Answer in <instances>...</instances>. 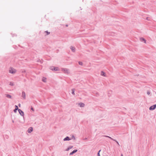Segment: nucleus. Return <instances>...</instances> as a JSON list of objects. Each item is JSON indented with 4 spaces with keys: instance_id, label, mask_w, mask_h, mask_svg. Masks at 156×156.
<instances>
[{
    "instance_id": "obj_28",
    "label": "nucleus",
    "mask_w": 156,
    "mask_h": 156,
    "mask_svg": "<svg viewBox=\"0 0 156 156\" xmlns=\"http://www.w3.org/2000/svg\"><path fill=\"white\" fill-rule=\"evenodd\" d=\"M31 109H32V110H33V108H31Z\"/></svg>"
},
{
    "instance_id": "obj_3",
    "label": "nucleus",
    "mask_w": 156,
    "mask_h": 156,
    "mask_svg": "<svg viewBox=\"0 0 156 156\" xmlns=\"http://www.w3.org/2000/svg\"><path fill=\"white\" fill-rule=\"evenodd\" d=\"M156 108V104L152 106H151L149 108L150 110H152Z\"/></svg>"
},
{
    "instance_id": "obj_7",
    "label": "nucleus",
    "mask_w": 156,
    "mask_h": 156,
    "mask_svg": "<svg viewBox=\"0 0 156 156\" xmlns=\"http://www.w3.org/2000/svg\"><path fill=\"white\" fill-rule=\"evenodd\" d=\"M79 105L80 107H84L85 105L84 103H80L79 104Z\"/></svg>"
},
{
    "instance_id": "obj_24",
    "label": "nucleus",
    "mask_w": 156,
    "mask_h": 156,
    "mask_svg": "<svg viewBox=\"0 0 156 156\" xmlns=\"http://www.w3.org/2000/svg\"><path fill=\"white\" fill-rule=\"evenodd\" d=\"M72 94H74V91H73V92H72Z\"/></svg>"
},
{
    "instance_id": "obj_9",
    "label": "nucleus",
    "mask_w": 156,
    "mask_h": 156,
    "mask_svg": "<svg viewBox=\"0 0 156 156\" xmlns=\"http://www.w3.org/2000/svg\"><path fill=\"white\" fill-rule=\"evenodd\" d=\"M22 96L24 99H25V98L26 94L24 92H22Z\"/></svg>"
},
{
    "instance_id": "obj_25",
    "label": "nucleus",
    "mask_w": 156,
    "mask_h": 156,
    "mask_svg": "<svg viewBox=\"0 0 156 156\" xmlns=\"http://www.w3.org/2000/svg\"><path fill=\"white\" fill-rule=\"evenodd\" d=\"M17 110H16L15 109L14 110V112H16Z\"/></svg>"
},
{
    "instance_id": "obj_15",
    "label": "nucleus",
    "mask_w": 156,
    "mask_h": 156,
    "mask_svg": "<svg viewBox=\"0 0 156 156\" xmlns=\"http://www.w3.org/2000/svg\"><path fill=\"white\" fill-rule=\"evenodd\" d=\"M101 75L102 76H105V73L104 72H101Z\"/></svg>"
},
{
    "instance_id": "obj_21",
    "label": "nucleus",
    "mask_w": 156,
    "mask_h": 156,
    "mask_svg": "<svg viewBox=\"0 0 156 156\" xmlns=\"http://www.w3.org/2000/svg\"><path fill=\"white\" fill-rule=\"evenodd\" d=\"M147 94L148 95H149L150 94V92L149 91H147Z\"/></svg>"
},
{
    "instance_id": "obj_22",
    "label": "nucleus",
    "mask_w": 156,
    "mask_h": 156,
    "mask_svg": "<svg viewBox=\"0 0 156 156\" xmlns=\"http://www.w3.org/2000/svg\"><path fill=\"white\" fill-rule=\"evenodd\" d=\"M106 136L107 137H108L109 138H110L112 140H113V139L111 137H109V136Z\"/></svg>"
},
{
    "instance_id": "obj_5",
    "label": "nucleus",
    "mask_w": 156,
    "mask_h": 156,
    "mask_svg": "<svg viewBox=\"0 0 156 156\" xmlns=\"http://www.w3.org/2000/svg\"><path fill=\"white\" fill-rule=\"evenodd\" d=\"M18 111L20 114L21 115L23 116L24 115L23 112L20 109H19Z\"/></svg>"
},
{
    "instance_id": "obj_1",
    "label": "nucleus",
    "mask_w": 156,
    "mask_h": 156,
    "mask_svg": "<svg viewBox=\"0 0 156 156\" xmlns=\"http://www.w3.org/2000/svg\"><path fill=\"white\" fill-rule=\"evenodd\" d=\"M16 70L13 68L10 67L9 69V72L10 73L15 74L16 73Z\"/></svg>"
},
{
    "instance_id": "obj_29",
    "label": "nucleus",
    "mask_w": 156,
    "mask_h": 156,
    "mask_svg": "<svg viewBox=\"0 0 156 156\" xmlns=\"http://www.w3.org/2000/svg\"><path fill=\"white\" fill-rule=\"evenodd\" d=\"M20 104H19V106H20Z\"/></svg>"
},
{
    "instance_id": "obj_6",
    "label": "nucleus",
    "mask_w": 156,
    "mask_h": 156,
    "mask_svg": "<svg viewBox=\"0 0 156 156\" xmlns=\"http://www.w3.org/2000/svg\"><path fill=\"white\" fill-rule=\"evenodd\" d=\"M33 131V128L32 127H30L29 128L28 130V131L29 133H30Z\"/></svg>"
},
{
    "instance_id": "obj_4",
    "label": "nucleus",
    "mask_w": 156,
    "mask_h": 156,
    "mask_svg": "<svg viewBox=\"0 0 156 156\" xmlns=\"http://www.w3.org/2000/svg\"><path fill=\"white\" fill-rule=\"evenodd\" d=\"M51 70H55V71H57V70H59V68H58V67H51Z\"/></svg>"
},
{
    "instance_id": "obj_13",
    "label": "nucleus",
    "mask_w": 156,
    "mask_h": 156,
    "mask_svg": "<svg viewBox=\"0 0 156 156\" xmlns=\"http://www.w3.org/2000/svg\"><path fill=\"white\" fill-rule=\"evenodd\" d=\"M73 147V146H70L66 150V151H68L69 149L72 148Z\"/></svg>"
},
{
    "instance_id": "obj_10",
    "label": "nucleus",
    "mask_w": 156,
    "mask_h": 156,
    "mask_svg": "<svg viewBox=\"0 0 156 156\" xmlns=\"http://www.w3.org/2000/svg\"><path fill=\"white\" fill-rule=\"evenodd\" d=\"M77 151V150H73L72 152H71L70 154V155H72L74 153L76 152Z\"/></svg>"
},
{
    "instance_id": "obj_11",
    "label": "nucleus",
    "mask_w": 156,
    "mask_h": 156,
    "mask_svg": "<svg viewBox=\"0 0 156 156\" xmlns=\"http://www.w3.org/2000/svg\"><path fill=\"white\" fill-rule=\"evenodd\" d=\"M71 139H69V137L67 136L64 139V141L69 140H70Z\"/></svg>"
},
{
    "instance_id": "obj_2",
    "label": "nucleus",
    "mask_w": 156,
    "mask_h": 156,
    "mask_svg": "<svg viewBox=\"0 0 156 156\" xmlns=\"http://www.w3.org/2000/svg\"><path fill=\"white\" fill-rule=\"evenodd\" d=\"M61 70L65 73L69 74V70L67 69L62 68Z\"/></svg>"
},
{
    "instance_id": "obj_26",
    "label": "nucleus",
    "mask_w": 156,
    "mask_h": 156,
    "mask_svg": "<svg viewBox=\"0 0 156 156\" xmlns=\"http://www.w3.org/2000/svg\"><path fill=\"white\" fill-rule=\"evenodd\" d=\"M10 85H12V86H13V85H14V84H13V83H10Z\"/></svg>"
},
{
    "instance_id": "obj_23",
    "label": "nucleus",
    "mask_w": 156,
    "mask_h": 156,
    "mask_svg": "<svg viewBox=\"0 0 156 156\" xmlns=\"http://www.w3.org/2000/svg\"><path fill=\"white\" fill-rule=\"evenodd\" d=\"M115 140V142L117 143V144H118V145H119V143L118 142V141H117L115 140Z\"/></svg>"
},
{
    "instance_id": "obj_19",
    "label": "nucleus",
    "mask_w": 156,
    "mask_h": 156,
    "mask_svg": "<svg viewBox=\"0 0 156 156\" xmlns=\"http://www.w3.org/2000/svg\"><path fill=\"white\" fill-rule=\"evenodd\" d=\"M15 107H16V108H15L16 110H17L18 109V108L17 105H15Z\"/></svg>"
},
{
    "instance_id": "obj_8",
    "label": "nucleus",
    "mask_w": 156,
    "mask_h": 156,
    "mask_svg": "<svg viewBox=\"0 0 156 156\" xmlns=\"http://www.w3.org/2000/svg\"><path fill=\"white\" fill-rule=\"evenodd\" d=\"M140 40L142 41H144L145 43H146V41L144 38H140Z\"/></svg>"
},
{
    "instance_id": "obj_16",
    "label": "nucleus",
    "mask_w": 156,
    "mask_h": 156,
    "mask_svg": "<svg viewBox=\"0 0 156 156\" xmlns=\"http://www.w3.org/2000/svg\"><path fill=\"white\" fill-rule=\"evenodd\" d=\"M71 49L73 51H75V48L73 47H71Z\"/></svg>"
},
{
    "instance_id": "obj_20",
    "label": "nucleus",
    "mask_w": 156,
    "mask_h": 156,
    "mask_svg": "<svg viewBox=\"0 0 156 156\" xmlns=\"http://www.w3.org/2000/svg\"><path fill=\"white\" fill-rule=\"evenodd\" d=\"M45 32H46L47 33V34H50V32H48V31H45Z\"/></svg>"
},
{
    "instance_id": "obj_30",
    "label": "nucleus",
    "mask_w": 156,
    "mask_h": 156,
    "mask_svg": "<svg viewBox=\"0 0 156 156\" xmlns=\"http://www.w3.org/2000/svg\"><path fill=\"white\" fill-rule=\"evenodd\" d=\"M121 156H123V155L122 154Z\"/></svg>"
},
{
    "instance_id": "obj_27",
    "label": "nucleus",
    "mask_w": 156,
    "mask_h": 156,
    "mask_svg": "<svg viewBox=\"0 0 156 156\" xmlns=\"http://www.w3.org/2000/svg\"><path fill=\"white\" fill-rule=\"evenodd\" d=\"M73 137L74 138V139H75V138L74 137V136H73Z\"/></svg>"
},
{
    "instance_id": "obj_12",
    "label": "nucleus",
    "mask_w": 156,
    "mask_h": 156,
    "mask_svg": "<svg viewBox=\"0 0 156 156\" xmlns=\"http://www.w3.org/2000/svg\"><path fill=\"white\" fill-rule=\"evenodd\" d=\"M42 81L44 82H46L47 81V79L44 77H43L42 79Z\"/></svg>"
},
{
    "instance_id": "obj_17",
    "label": "nucleus",
    "mask_w": 156,
    "mask_h": 156,
    "mask_svg": "<svg viewBox=\"0 0 156 156\" xmlns=\"http://www.w3.org/2000/svg\"><path fill=\"white\" fill-rule=\"evenodd\" d=\"M79 65H82L83 64V63L81 62H79Z\"/></svg>"
},
{
    "instance_id": "obj_18",
    "label": "nucleus",
    "mask_w": 156,
    "mask_h": 156,
    "mask_svg": "<svg viewBox=\"0 0 156 156\" xmlns=\"http://www.w3.org/2000/svg\"><path fill=\"white\" fill-rule=\"evenodd\" d=\"M101 150H100L98 153V156H100V152L101 151Z\"/></svg>"
},
{
    "instance_id": "obj_14",
    "label": "nucleus",
    "mask_w": 156,
    "mask_h": 156,
    "mask_svg": "<svg viewBox=\"0 0 156 156\" xmlns=\"http://www.w3.org/2000/svg\"><path fill=\"white\" fill-rule=\"evenodd\" d=\"M6 97L8 98H12L11 96L9 94H6Z\"/></svg>"
}]
</instances>
